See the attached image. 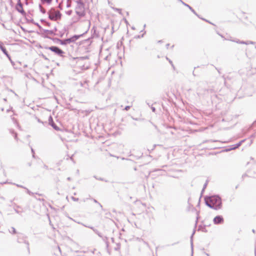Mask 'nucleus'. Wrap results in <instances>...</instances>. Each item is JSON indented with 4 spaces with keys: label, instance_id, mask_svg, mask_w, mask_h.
<instances>
[{
    "label": "nucleus",
    "instance_id": "0eeeda50",
    "mask_svg": "<svg viewBox=\"0 0 256 256\" xmlns=\"http://www.w3.org/2000/svg\"><path fill=\"white\" fill-rule=\"evenodd\" d=\"M16 9L20 13L22 14L24 12L22 4L20 3L18 4L16 6Z\"/></svg>",
    "mask_w": 256,
    "mask_h": 256
},
{
    "label": "nucleus",
    "instance_id": "20e7f679",
    "mask_svg": "<svg viewBox=\"0 0 256 256\" xmlns=\"http://www.w3.org/2000/svg\"><path fill=\"white\" fill-rule=\"evenodd\" d=\"M78 38V36H74L72 38L66 39L64 42H62L61 44H64L68 43H70L72 42H74L75 40H77Z\"/></svg>",
    "mask_w": 256,
    "mask_h": 256
},
{
    "label": "nucleus",
    "instance_id": "ddd939ff",
    "mask_svg": "<svg viewBox=\"0 0 256 256\" xmlns=\"http://www.w3.org/2000/svg\"><path fill=\"white\" fill-rule=\"evenodd\" d=\"M93 201H94V202H96V200H93Z\"/></svg>",
    "mask_w": 256,
    "mask_h": 256
},
{
    "label": "nucleus",
    "instance_id": "f8f14e48",
    "mask_svg": "<svg viewBox=\"0 0 256 256\" xmlns=\"http://www.w3.org/2000/svg\"><path fill=\"white\" fill-rule=\"evenodd\" d=\"M1 48H4V46H2V44H0V48L1 49Z\"/></svg>",
    "mask_w": 256,
    "mask_h": 256
},
{
    "label": "nucleus",
    "instance_id": "f257e3e1",
    "mask_svg": "<svg viewBox=\"0 0 256 256\" xmlns=\"http://www.w3.org/2000/svg\"><path fill=\"white\" fill-rule=\"evenodd\" d=\"M206 204L215 210L220 209L222 206V200L218 196H212L206 199Z\"/></svg>",
    "mask_w": 256,
    "mask_h": 256
},
{
    "label": "nucleus",
    "instance_id": "9d476101",
    "mask_svg": "<svg viewBox=\"0 0 256 256\" xmlns=\"http://www.w3.org/2000/svg\"><path fill=\"white\" fill-rule=\"evenodd\" d=\"M77 13L80 16H84L85 14V13L84 12H77Z\"/></svg>",
    "mask_w": 256,
    "mask_h": 256
},
{
    "label": "nucleus",
    "instance_id": "6e6552de",
    "mask_svg": "<svg viewBox=\"0 0 256 256\" xmlns=\"http://www.w3.org/2000/svg\"><path fill=\"white\" fill-rule=\"evenodd\" d=\"M1 50L2 51V52L9 58H10L8 54V52L6 51V49L4 48H1Z\"/></svg>",
    "mask_w": 256,
    "mask_h": 256
},
{
    "label": "nucleus",
    "instance_id": "1a4fd4ad",
    "mask_svg": "<svg viewBox=\"0 0 256 256\" xmlns=\"http://www.w3.org/2000/svg\"><path fill=\"white\" fill-rule=\"evenodd\" d=\"M42 3L50 4L52 0H40Z\"/></svg>",
    "mask_w": 256,
    "mask_h": 256
},
{
    "label": "nucleus",
    "instance_id": "7ed1b4c3",
    "mask_svg": "<svg viewBox=\"0 0 256 256\" xmlns=\"http://www.w3.org/2000/svg\"><path fill=\"white\" fill-rule=\"evenodd\" d=\"M48 48L61 56H62L63 54H64L63 50L57 46H52Z\"/></svg>",
    "mask_w": 256,
    "mask_h": 256
},
{
    "label": "nucleus",
    "instance_id": "39448f33",
    "mask_svg": "<svg viewBox=\"0 0 256 256\" xmlns=\"http://www.w3.org/2000/svg\"><path fill=\"white\" fill-rule=\"evenodd\" d=\"M224 218L222 216H216L214 219V222L215 224H219L223 222Z\"/></svg>",
    "mask_w": 256,
    "mask_h": 256
},
{
    "label": "nucleus",
    "instance_id": "f03ea898",
    "mask_svg": "<svg viewBox=\"0 0 256 256\" xmlns=\"http://www.w3.org/2000/svg\"><path fill=\"white\" fill-rule=\"evenodd\" d=\"M49 18L52 20H57L61 18V14L58 10H52L49 13Z\"/></svg>",
    "mask_w": 256,
    "mask_h": 256
},
{
    "label": "nucleus",
    "instance_id": "423d86ee",
    "mask_svg": "<svg viewBox=\"0 0 256 256\" xmlns=\"http://www.w3.org/2000/svg\"><path fill=\"white\" fill-rule=\"evenodd\" d=\"M49 124H50V125H51L52 126V128L55 130H60V128L57 126H56V124H54V122L52 117L50 118Z\"/></svg>",
    "mask_w": 256,
    "mask_h": 256
},
{
    "label": "nucleus",
    "instance_id": "9b49d317",
    "mask_svg": "<svg viewBox=\"0 0 256 256\" xmlns=\"http://www.w3.org/2000/svg\"><path fill=\"white\" fill-rule=\"evenodd\" d=\"M14 136L15 138L17 139V138H18L17 134L16 133H14Z\"/></svg>",
    "mask_w": 256,
    "mask_h": 256
}]
</instances>
